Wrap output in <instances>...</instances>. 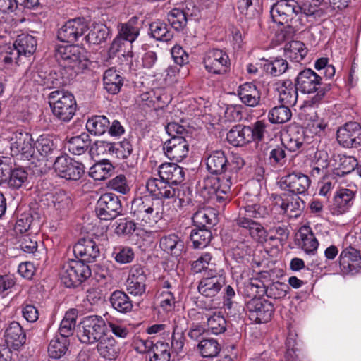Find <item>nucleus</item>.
Masks as SVG:
<instances>
[{
	"label": "nucleus",
	"instance_id": "nucleus-1",
	"mask_svg": "<svg viewBox=\"0 0 361 361\" xmlns=\"http://www.w3.org/2000/svg\"><path fill=\"white\" fill-rule=\"evenodd\" d=\"M56 57L65 71L68 72L66 80L63 78H56V73H50L45 78L47 81L42 85L51 83L49 87H58L67 82V80L73 78L76 75L82 73L88 66L89 60L85 50L75 45L59 46L56 49Z\"/></svg>",
	"mask_w": 361,
	"mask_h": 361
},
{
	"label": "nucleus",
	"instance_id": "nucleus-2",
	"mask_svg": "<svg viewBox=\"0 0 361 361\" xmlns=\"http://www.w3.org/2000/svg\"><path fill=\"white\" fill-rule=\"evenodd\" d=\"M295 85L303 93L317 92L314 97L304 102L300 108L302 112H306L317 105L330 89L329 85L324 84L321 76L310 68H306L298 73L295 79Z\"/></svg>",
	"mask_w": 361,
	"mask_h": 361
},
{
	"label": "nucleus",
	"instance_id": "nucleus-3",
	"mask_svg": "<svg viewBox=\"0 0 361 361\" xmlns=\"http://www.w3.org/2000/svg\"><path fill=\"white\" fill-rule=\"evenodd\" d=\"M299 9L300 4L295 0H279L271 7V18L274 23L284 25L286 32L292 36L300 30L302 20L298 18Z\"/></svg>",
	"mask_w": 361,
	"mask_h": 361
},
{
	"label": "nucleus",
	"instance_id": "nucleus-4",
	"mask_svg": "<svg viewBox=\"0 0 361 361\" xmlns=\"http://www.w3.org/2000/svg\"><path fill=\"white\" fill-rule=\"evenodd\" d=\"M221 177L208 176L200 184L202 196L207 200H216L221 204L230 201L231 188L234 178L233 173L224 172Z\"/></svg>",
	"mask_w": 361,
	"mask_h": 361
},
{
	"label": "nucleus",
	"instance_id": "nucleus-5",
	"mask_svg": "<svg viewBox=\"0 0 361 361\" xmlns=\"http://www.w3.org/2000/svg\"><path fill=\"white\" fill-rule=\"evenodd\" d=\"M244 216L240 213L235 221L238 226L246 230L250 235L259 243L266 242L267 232L259 222L252 219L263 217L266 214L264 207L257 204H247L244 207Z\"/></svg>",
	"mask_w": 361,
	"mask_h": 361
},
{
	"label": "nucleus",
	"instance_id": "nucleus-6",
	"mask_svg": "<svg viewBox=\"0 0 361 361\" xmlns=\"http://www.w3.org/2000/svg\"><path fill=\"white\" fill-rule=\"evenodd\" d=\"M53 115L63 122L70 121L76 112L77 104L74 96L61 90L52 91L48 97Z\"/></svg>",
	"mask_w": 361,
	"mask_h": 361
},
{
	"label": "nucleus",
	"instance_id": "nucleus-7",
	"mask_svg": "<svg viewBox=\"0 0 361 361\" xmlns=\"http://www.w3.org/2000/svg\"><path fill=\"white\" fill-rule=\"evenodd\" d=\"M162 203L161 200L145 196L133 200L130 213L137 220L148 224L157 223L161 219Z\"/></svg>",
	"mask_w": 361,
	"mask_h": 361
},
{
	"label": "nucleus",
	"instance_id": "nucleus-8",
	"mask_svg": "<svg viewBox=\"0 0 361 361\" xmlns=\"http://www.w3.org/2000/svg\"><path fill=\"white\" fill-rule=\"evenodd\" d=\"M106 322L97 315H91L83 318L80 322L78 338L85 344L91 345L97 343L105 334Z\"/></svg>",
	"mask_w": 361,
	"mask_h": 361
},
{
	"label": "nucleus",
	"instance_id": "nucleus-9",
	"mask_svg": "<svg viewBox=\"0 0 361 361\" xmlns=\"http://www.w3.org/2000/svg\"><path fill=\"white\" fill-rule=\"evenodd\" d=\"M90 275L89 266L78 260L65 263L60 273L61 282L68 288L78 286Z\"/></svg>",
	"mask_w": 361,
	"mask_h": 361
},
{
	"label": "nucleus",
	"instance_id": "nucleus-10",
	"mask_svg": "<svg viewBox=\"0 0 361 361\" xmlns=\"http://www.w3.org/2000/svg\"><path fill=\"white\" fill-rule=\"evenodd\" d=\"M225 284L224 270L210 269L200 281L197 289L201 295L207 298H213L220 292Z\"/></svg>",
	"mask_w": 361,
	"mask_h": 361
},
{
	"label": "nucleus",
	"instance_id": "nucleus-11",
	"mask_svg": "<svg viewBox=\"0 0 361 361\" xmlns=\"http://www.w3.org/2000/svg\"><path fill=\"white\" fill-rule=\"evenodd\" d=\"M12 157L20 156L21 159L30 160L35 153V145L32 135L25 131L12 133L9 138Z\"/></svg>",
	"mask_w": 361,
	"mask_h": 361
},
{
	"label": "nucleus",
	"instance_id": "nucleus-12",
	"mask_svg": "<svg viewBox=\"0 0 361 361\" xmlns=\"http://www.w3.org/2000/svg\"><path fill=\"white\" fill-rule=\"evenodd\" d=\"M122 211L121 202L119 197L114 193L103 194L97 202L96 214L102 220L114 219L121 214Z\"/></svg>",
	"mask_w": 361,
	"mask_h": 361
},
{
	"label": "nucleus",
	"instance_id": "nucleus-13",
	"mask_svg": "<svg viewBox=\"0 0 361 361\" xmlns=\"http://www.w3.org/2000/svg\"><path fill=\"white\" fill-rule=\"evenodd\" d=\"M202 63L208 73L212 74H224L230 67L228 55L219 49H211L203 56Z\"/></svg>",
	"mask_w": 361,
	"mask_h": 361
},
{
	"label": "nucleus",
	"instance_id": "nucleus-14",
	"mask_svg": "<svg viewBox=\"0 0 361 361\" xmlns=\"http://www.w3.org/2000/svg\"><path fill=\"white\" fill-rule=\"evenodd\" d=\"M52 165L57 175L67 180H77L85 172L82 163L67 156H57Z\"/></svg>",
	"mask_w": 361,
	"mask_h": 361
},
{
	"label": "nucleus",
	"instance_id": "nucleus-15",
	"mask_svg": "<svg viewBox=\"0 0 361 361\" xmlns=\"http://www.w3.org/2000/svg\"><path fill=\"white\" fill-rule=\"evenodd\" d=\"M245 309L250 319L259 324L269 322L274 311L271 302L260 298H252L247 302Z\"/></svg>",
	"mask_w": 361,
	"mask_h": 361
},
{
	"label": "nucleus",
	"instance_id": "nucleus-16",
	"mask_svg": "<svg viewBox=\"0 0 361 361\" xmlns=\"http://www.w3.org/2000/svg\"><path fill=\"white\" fill-rule=\"evenodd\" d=\"M88 30L85 18H75L68 20L57 32L58 39L64 42L73 43Z\"/></svg>",
	"mask_w": 361,
	"mask_h": 361
},
{
	"label": "nucleus",
	"instance_id": "nucleus-17",
	"mask_svg": "<svg viewBox=\"0 0 361 361\" xmlns=\"http://www.w3.org/2000/svg\"><path fill=\"white\" fill-rule=\"evenodd\" d=\"M311 184L310 178L299 171H293L283 176L280 181V188L295 195H305Z\"/></svg>",
	"mask_w": 361,
	"mask_h": 361
},
{
	"label": "nucleus",
	"instance_id": "nucleus-18",
	"mask_svg": "<svg viewBox=\"0 0 361 361\" xmlns=\"http://www.w3.org/2000/svg\"><path fill=\"white\" fill-rule=\"evenodd\" d=\"M336 138L344 147L361 146V126L357 122L346 123L338 129Z\"/></svg>",
	"mask_w": 361,
	"mask_h": 361
},
{
	"label": "nucleus",
	"instance_id": "nucleus-19",
	"mask_svg": "<svg viewBox=\"0 0 361 361\" xmlns=\"http://www.w3.org/2000/svg\"><path fill=\"white\" fill-rule=\"evenodd\" d=\"M163 149L169 159L179 162L187 157L189 144L185 137H171L165 142Z\"/></svg>",
	"mask_w": 361,
	"mask_h": 361
},
{
	"label": "nucleus",
	"instance_id": "nucleus-20",
	"mask_svg": "<svg viewBox=\"0 0 361 361\" xmlns=\"http://www.w3.org/2000/svg\"><path fill=\"white\" fill-rule=\"evenodd\" d=\"M147 276L144 269L139 266L131 268L126 280V290L134 296H142L146 292Z\"/></svg>",
	"mask_w": 361,
	"mask_h": 361
},
{
	"label": "nucleus",
	"instance_id": "nucleus-21",
	"mask_svg": "<svg viewBox=\"0 0 361 361\" xmlns=\"http://www.w3.org/2000/svg\"><path fill=\"white\" fill-rule=\"evenodd\" d=\"M76 257H80L82 262H92L100 256V250L97 243L90 238L80 239L73 247Z\"/></svg>",
	"mask_w": 361,
	"mask_h": 361
},
{
	"label": "nucleus",
	"instance_id": "nucleus-22",
	"mask_svg": "<svg viewBox=\"0 0 361 361\" xmlns=\"http://www.w3.org/2000/svg\"><path fill=\"white\" fill-rule=\"evenodd\" d=\"M339 264L345 274L357 273L361 267V257L358 250L348 247L344 249L339 257Z\"/></svg>",
	"mask_w": 361,
	"mask_h": 361
},
{
	"label": "nucleus",
	"instance_id": "nucleus-23",
	"mask_svg": "<svg viewBox=\"0 0 361 361\" xmlns=\"http://www.w3.org/2000/svg\"><path fill=\"white\" fill-rule=\"evenodd\" d=\"M147 191L156 197L154 200L162 198H171L176 195V190L162 178H150L146 183Z\"/></svg>",
	"mask_w": 361,
	"mask_h": 361
},
{
	"label": "nucleus",
	"instance_id": "nucleus-24",
	"mask_svg": "<svg viewBox=\"0 0 361 361\" xmlns=\"http://www.w3.org/2000/svg\"><path fill=\"white\" fill-rule=\"evenodd\" d=\"M4 338L7 347L15 350L19 349L26 341V334L17 322H12L8 324L4 332Z\"/></svg>",
	"mask_w": 361,
	"mask_h": 361
},
{
	"label": "nucleus",
	"instance_id": "nucleus-25",
	"mask_svg": "<svg viewBox=\"0 0 361 361\" xmlns=\"http://www.w3.org/2000/svg\"><path fill=\"white\" fill-rule=\"evenodd\" d=\"M355 193L350 189H339L335 194L334 202L331 206V213L334 215L345 212L353 204Z\"/></svg>",
	"mask_w": 361,
	"mask_h": 361
},
{
	"label": "nucleus",
	"instance_id": "nucleus-26",
	"mask_svg": "<svg viewBox=\"0 0 361 361\" xmlns=\"http://www.w3.org/2000/svg\"><path fill=\"white\" fill-rule=\"evenodd\" d=\"M276 90L279 93V101L286 105L294 106L298 99V88L290 80L278 82Z\"/></svg>",
	"mask_w": 361,
	"mask_h": 361
},
{
	"label": "nucleus",
	"instance_id": "nucleus-27",
	"mask_svg": "<svg viewBox=\"0 0 361 361\" xmlns=\"http://www.w3.org/2000/svg\"><path fill=\"white\" fill-rule=\"evenodd\" d=\"M57 141V139L51 135H42L35 143V148L47 161L52 160L56 157L59 152Z\"/></svg>",
	"mask_w": 361,
	"mask_h": 361
},
{
	"label": "nucleus",
	"instance_id": "nucleus-28",
	"mask_svg": "<svg viewBox=\"0 0 361 361\" xmlns=\"http://www.w3.org/2000/svg\"><path fill=\"white\" fill-rule=\"evenodd\" d=\"M159 176L173 186L184 180L185 171L176 164L165 163L159 166Z\"/></svg>",
	"mask_w": 361,
	"mask_h": 361
},
{
	"label": "nucleus",
	"instance_id": "nucleus-29",
	"mask_svg": "<svg viewBox=\"0 0 361 361\" xmlns=\"http://www.w3.org/2000/svg\"><path fill=\"white\" fill-rule=\"evenodd\" d=\"M238 96L243 104L250 107H255L259 104L261 92L253 83L245 82L238 87Z\"/></svg>",
	"mask_w": 361,
	"mask_h": 361
},
{
	"label": "nucleus",
	"instance_id": "nucleus-30",
	"mask_svg": "<svg viewBox=\"0 0 361 361\" xmlns=\"http://www.w3.org/2000/svg\"><path fill=\"white\" fill-rule=\"evenodd\" d=\"M305 141L304 130L299 127L290 128L282 138V144L290 152L300 150Z\"/></svg>",
	"mask_w": 361,
	"mask_h": 361
},
{
	"label": "nucleus",
	"instance_id": "nucleus-31",
	"mask_svg": "<svg viewBox=\"0 0 361 361\" xmlns=\"http://www.w3.org/2000/svg\"><path fill=\"white\" fill-rule=\"evenodd\" d=\"M228 159L223 150L212 152L207 158V170L212 174H221L228 167Z\"/></svg>",
	"mask_w": 361,
	"mask_h": 361
},
{
	"label": "nucleus",
	"instance_id": "nucleus-32",
	"mask_svg": "<svg viewBox=\"0 0 361 361\" xmlns=\"http://www.w3.org/2000/svg\"><path fill=\"white\" fill-rule=\"evenodd\" d=\"M193 16H196L195 12L190 11L186 6L185 9L175 8L168 13V21L171 25L176 30L183 29L187 22L191 19Z\"/></svg>",
	"mask_w": 361,
	"mask_h": 361
},
{
	"label": "nucleus",
	"instance_id": "nucleus-33",
	"mask_svg": "<svg viewBox=\"0 0 361 361\" xmlns=\"http://www.w3.org/2000/svg\"><path fill=\"white\" fill-rule=\"evenodd\" d=\"M160 247L171 255L178 257L182 255L185 250L183 240L176 234H170L161 238Z\"/></svg>",
	"mask_w": 361,
	"mask_h": 361
},
{
	"label": "nucleus",
	"instance_id": "nucleus-34",
	"mask_svg": "<svg viewBox=\"0 0 361 361\" xmlns=\"http://www.w3.org/2000/svg\"><path fill=\"white\" fill-rule=\"evenodd\" d=\"M103 85L109 94H116L123 85V78L114 68H109L104 73Z\"/></svg>",
	"mask_w": 361,
	"mask_h": 361
},
{
	"label": "nucleus",
	"instance_id": "nucleus-35",
	"mask_svg": "<svg viewBox=\"0 0 361 361\" xmlns=\"http://www.w3.org/2000/svg\"><path fill=\"white\" fill-rule=\"evenodd\" d=\"M97 350L104 359L115 360L119 353V348L116 340L112 336L105 335L97 342Z\"/></svg>",
	"mask_w": 361,
	"mask_h": 361
},
{
	"label": "nucleus",
	"instance_id": "nucleus-36",
	"mask_svg": "<svg viewBox=\"0 0 361 361\" xmlns=\"http://www.w3.org/2000/svg\"><path fill=\"white\" fill-rule=\"evenodd\" d=\"M14 44H6L0 47V63L5 67L10 68L18 65L23 57Z\"/></svg>",
	"mask_w": 361,
	"mask_h": 361
},
{
	"label": "nucleus",
	"instance_id": "nucleus-37",
	"mask_svg": "<svg viewBox=\"0 0 361 361\" xmlns=\"http://www.w3.org/2000/svg\"><path fill=\"white\" fill-rule=\"evenodd\" d=\"M250 128L238 125L233 127L227 133V140L233 146H243L250 142Z\"/></svg>",
	"mask_w": 361,
	"mask_h": 361
},
{
	"label": "nucleus",
	"instance_id": "nucleus-38",
	"mask_svg": "<svg viewBox=\"0 0 361 361\" xmlns=\"http://www.w3.org/2000/svg\"><path fill=\"white\" fill-rule=\"evenodd\" d=\"M118 28V36L130 43H133L140 35V25L137 17H133L127 23L120 24Z\"/></svg>",
	"mask_w": 361,
	"mask_h": 361
},
{
	"label": "nucleus",
	"instance_id": "nucleus-39",
	"mask_svg": "<svg viewBox=\"0 0 361 361\" xmlns=\"http://www.w3.org/2000/svg\"><path fill=\"white\" fill-rule=\"evenodd\" d=\"M17 49L20 51L21 56L28 57L32 55L37 48L36 39L28 34H21L13 42Z\"/></svg>",
	"mask_w": 361,
	"mask_h": 361
},
{
	"label": "nucleus",
	"instance_id": "nucleus-40",
	"mask_svg": "<svg viewBox=\"0 0 361 361\" xmlns=\"http://www.w3.org/2000/svg\"><path fill=\"white\" fill-rule=\"evenodd\" d=\"M115 167L107 159H104L90 167L89 175L96 180H105L113 175Z\"/></svg>",
	"mask_w": 361,
	"mask_h": 361
},
{
	"label": "nucleus",
	"instance_id": "nucleus-41",
	"mask_svg": "<svg viewBox=\"0 0 361 361\" xmlns=\"http://www.w3.org/2000/svg\"><path fill=\"white\" fill-rule=\"evenodd\" d=\"M112 307L121 313L130 312L133 309V302L128 295L121 290H115L110 297Z\"/></svg>",
	"mask_w": 361,
	"mask_h": 361
},
{
	"label": "nucleus",
	"instance_id": "nucleus-42",
	"mask_svg": "<svg viewBox=\"0 0 361 361\" xmlns=\"http://www.w3.org/2000/svg\"><path fill=\"white\" fill-rule=\"evenodd\" d=\"M301 242L300 245L307 254H313L317 249L319 243L309 226H302L299 231Z\"/></svg>",
	"mask_w": 361,
	"mask_h": 361
},
{
	"label": "nucleus",
	"instance_id": "nucleus-43",
	"mask_svg": "<svg viewBox=\"0 0 361 361\" xmlns=\"http://www.w3.org/2000/svg\"><path fill=\"white\" fill-rule=\"evenodd\" d=\"M91 140L87 133L71 137L67 143L68 150L75 155L82 154L90 146Z\"/></svg>",
	"mask_w": 361,
	"mask_h": 361
},
{
	"label": "nucleus",
	"instance_id": "nucleus-44",
	"mask_svg": "<svg viewBox=\"0 0 361 361\" xmlns=\"http://www.w3.org/2000/svg\"><path fill=\"white\" fill-rule=\"evenodd\" d=\"M319 4L307 2L302 6L300 5V9L298 11V18L302 20L300 30L305 27L307 23L311 21L310 18L315 20L321 16L322 11L318 8Z\"/></svg>",
	"mask_w": 361,
	"mask_h": 361
},
{
	"label": "nucleus",
	"instance_id": "nucleus-45",
	"mask_svg": "<svg viewBox=\"0 0 361 361\" xmlns=\"http://www.w3.org/2000/svg\"><path fill=\"white\" fill-rule=\"evenodd\" d=\"M192 221L197 228H210L216 224V215L212 209L204 208L194 214Z\"/></svg>",
	"mask_w": 361,
	"mask_h": 361
},
{
	"label": "nucleus",
	"instance_id": "nucleus-46",
	"mask_svg": "<svg viewBox=\"0 0 361 361\" xmlns=\"http://www.w3.org/2000/svg\"><path fill=\"white\" fill-rule=\"evenodd\" d=\"M78 312L75 309L67 311L59 328V336L68 338L72 336L76 325Z\"/></svg>",
	"mask_w": 361,
	"mask_h": 361
},
{
	"label": "nucleus",
	"instance_id": "nucleus-47",
	"mask_svg": "<svg viewBox=\"0 0 361 361\" xmlns=\"http://www.w3.org/2000/svg\"><path fill=\"white\" fill-rule=\"evenodd\" d=\"M69 344L68 338L56 336L49 343L48 347L49 357L53 359L62 357L66 353Z\"/></svg>",
	"mask_w": 361,
	"mask_h": 361
},
{
	"label": "nucleus",
	"instance_id": "nucleus-48",
	"mask_svg": "<svg viewBox=\"0 0 361 361\" xmlns=\"http://www.w3.org/2000/svg\"><path fill=\"white\" fill-rule=\"evenodd\" d=\"M285 53L290 60L300 62L307 55V49L302 42L292 41L286 44Z\"/></svg>",
	"mask_w": 361,
	"mask_h": 361
},
{
	"label": "nucleus",
	"instance_id": "nucleus-49",
	"mask_svg": "<svg viewBox=\"0 0 361 361\" xmlns=\"http://www.w3.org/2000/svg\"><path fill=\"white\" fill-rule=\"evenodd\" d=\"M197 314L201 315L202 319H203L204 315L205 316L207 326L214 334L218 335L226 330V321L220 313L214 312L209 316L202 312H197Z\"/></svg>",
	"mask_w": 361,
	"mask_h": 361
},
{
	"label": "nucleus",
	"instance_id": "nucleus-50",
	"mask_svg": "<svg viewBox=\"0 0 361 361\" xmlns=\"http://www.w3.org/2000/svg\"><path fill=\"white\" fill-rule=\"evenodd\" d=\"M152 36L157 40L168 42L173 38V33L166 23L157 20L149 25Z\"/></svg>",
	"mask_w": 361,
	"mask_h": 361
},
{
	"label": "nucleus",
	"instance_id": "nucleus-51",
	"mask_svg": "<svg viewBox=\"0 0 361 361\" xmlns=\"http://www.w3.org/2000/svg\"><path fill=\"white\" fill-rule=\"evenodd\" d=\"M197 348L202 357L209 358L216 357L221 350L219 343L212 338H202Z\"/></svg>",
	"mask_w": 361,
	"mask_h": 361
},
{
	"label": "nucleus",
	"instance_id": "nucleus-52",
	"mask_svg": "<svg viewBox=\"0 0 361 361\" xmlns=\"http://www.w3.org/2000/svg\"><path fill=\"white\" fill-rule=\"evenodd\" d=\"M109 124V121L106 116H94L87 120L86 128L95 135H102L108 130Z\"/></svg>",
	"mask_w": 361,
	"mask_h": 361
},
{
	"label": "nucleus",
	"instance_id": "nucleus-53",
	"mask_svg": "<svg viewBox=\"0 0 361 361\" xmlns=\"http://www.w3.org/2000/svg\"><path fill=\"white\" fill-rule=\"evenodd\" d=\"M212 236L209 228H197L193 229L190 235V240L195 248L205 247L210 242Z\"/></svg>",
	"mask_w": 361,
	"mask_h": 361
},
{
	"label": "nucleus",
	"instance_id": "nucleus-54",
	"mask_svg": "<svg viewBox=\"0 0 361 361\" xmlns=\"http://www.w3.org/2000/svg\"><path fill=\"white\" fill-rule=\"evenodd\" d=\"M51 198L53 207L59 214H66L70 209L71 199L64 191L56 192Z\"/></svg>",
	"mask_w": 361,
	"mask_h": 361
},
{
	"label": "nucleus",
	"instance_id": "nucleus-55",
	"mask_svg": "<svg viewBox=\"0 0 361 361\" xmlns=\"http://www.w3.org/2000/svg\"><path fill=\"white\" fill-rule=\"evenodd\" d=\"M110 30L104 25L94 26L85 37L86 40L93 44H99L109 37Z\"/></svg>",
	"mask_w": 361,
	"mask_h": 361
},
{
	"label": "nucleus",
	"instance_id": "nucleus-56",
	"mask_svg": "<svg viewBox=\"0 0 361 361\" xmlns=\"http://www.w3.org/2000/svg\"><path fill=\"white\" fill-rule=\"evenodd\" d=\"M269 120L272 123H284L292 116L290 109L286 104L276 106L269 112Z\"/></svg>",
	"mask_w": 361,
	"mask_h": 361
},
{
	"label": "nucleus",
	"instance_id": "nucleus-57",
	"mask_svg": "<svg viewBox=\"0 0 361 361\" xmlns=\"http://www.w3.org/2000/svg\"><path fill=\"white\" fill-rule=\"evenodd\" d=\"M150 344L152 345L150 353H152L150 361H170V347L167 343L159 341L154 345Z\"/></svg>",
	"mask_w": 361,
	"mask_h": 361
},
{
	"label": "nucleus",
	"instance_id": "nucleus-58",
	"mask_svg": "<svg viewBox=\"0 0 361 361\" xmlns=\"http://www.w3.org/2000/svg\"><path fill=\"white\" fill-rule=\"evenodd\" d=\"M27 179V171L21 167L14 168L11 169V175L7 180L6 185L13 189H18Z\"/></svg>",
	"mask_w": 361,
	"mask_h": 361
},
{
	"label": "nucleus",
	"instance_id": "nucleus-59",
	"mask_svg": "<svg viewBox=\"0 0 361 361\" xmlns=\"http://www.w3.org/2000/svg\"><path fill=\"white\" fill-rule=\"evenodd\" d=\"M264 67L267 73L274 77H278L288 70V63L286 60L282 58H276L271 61H267Z\"/></svg>",
	"mask_w": 361,
	"mask_h": 361
},
{
	"label": "nucleus",
	"instance_id": "nucleus-60",
	"mask_svg": "<svg viewBox=\"0 0 361 361\" xmlns=\"http://www.w3.org/2000/svg\"><path fill=\"white\" fill-rule=\"evenodd\" d=\"M305 207V202L298 195L288 196V200L286 205L287 212L286 214L290 217H298Z\"/></svg>",
	"mask_w": 361,
	"mask_h": 361
},
{
	"label": "nucleus",
	"instance_id": "nucleus-61",
	"mask_svg": "<svg viewBox=\"0 0 361 361\" xmlns=\"http://www.w3.org/2000/svg\"><path fill=\"white\" fill-rule=\"evenodd\" d=\"M215 265L213 256L211 252H203L197 260L194 261L192 264V269L194 272L199 273L202 270H206V272L211 268L209 266Z\"/></svg>",
	"mask_w": 361,
	"mask_h": 361
},
{
	"label": "nucleus",
	"instance_id": "nucleus-62",
	"mask_svg": "<svg viewBox=\"0 0 361 361\" xmlns=\"http://www.w3.org/2000/svg\"><path fill=\"white\" fill-rule=\"evenodd\" d=\"M106 185L109 189L123 195L128 194L130 190L128 180L123 175H118L109 180Z\"/></svg>",
	"mask_w": 361,
	"mask_h": 361
},
{
	"label": "nucleus",
	"instance_id": "nucleus-63",
	"mask_svg": "<svg viewBox=\"0 0 361 361\" xmlns=\"http://www.w3.org/2000/svg\"><path fill=\"white\" fill-rule=\"evenodd\" d=\"M257 0H238L237 8L240 13L247 19H252L257 16L258 11L255 7Z\"/></svg>",
	"mask_w": 361,
	"mask_h": 361
},
{
	"label": "nucleus",
	"instance_id": "nucleus-64",
	"mask_svg": "<svg viewBox=\"0 0 361 361\" xmlns=\"http://www.w3.org/2000/svg\"><path fill=\"white\" fill-rule=\"evenodd\" d=\"M111 155L118 159H126L133 151L131 144L127 140L121 142L111 143Z\"/></svg>",
	"mask_w": 361,
	"mask_h": 361
}]
</instances>
